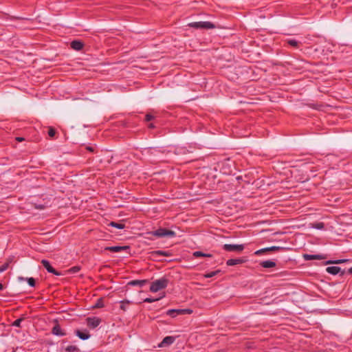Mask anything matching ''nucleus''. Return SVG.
Returning a JSON list of instances; mask_svg holds the SVG:
<instances>
[{"label": "nucleus", "mask_w": 352, "mask_h": 352, "mask_svg": "<svg viewBox=\"0 0 352 352\" xmlns=\"http://www.w3.org/2000/svg\"><path fill=\"white\" fill-rule=\"evenodd\" d=\"M120 303H121L120 309H123L124 311L126 310V306H125L124 302L123 301H121Z\"/></svg>", "instance_id": "35"}, {"label": "nucleus", "mask_w": 352, "mask_h": 352, "mask_svg": "<svg viewBox=\"0 0 352 352\" xmlns=\"http://www.w3.org/2000/svg\"><path fill=\"white\" fill-rule=\"evenodd\" d=\"M348 272L352 274V267L349 269Z\"/></svg>", "instance_id": "39"}, {"label": "nucleus", "mask_w": 352, "mask_h": 352, "mask_svg": "<svg viewBox=\"0 0 352 352\" xmlns=\"http://www.w3.org/2000/svg\"><path fill=\"white\" fill-rule=\"evenodd\" d=\"M100 322L101 320L96 317L87 318V325L92 329L97 327L100 324Z\"/></svg>", "instance_id": "8"}, {"label": "nucleus", "mask_w": 352, "mask_h": 352, "mask_svg": "<svg viewBox=\"0 0 352 352\" xmlns=\"http://www.w3.org/2000/svg\"><path fill=\"white\" fill-rule=\"evenodd\" d=\"M190 28H193L195 29H213L215 28L214 25L210 21H198V22H192L188 23V25Z\"/></svg>", "instance_id": "2"}, {"label": "nucleus", "mask_w": 352, "mask_h": 352, "mask_svg": "<svg viewBox=\"0 0 352 352\" xmlns=\"http://www.w3.org/2000/svg\"><path fill=\"white\" fill-rule=\"evenodd\" d=\"M70 46L73 50L80 51L82 49L84 45L81 41L75 40L71 42Z\"/></svg>", "instance_id": "13"}, {"label": "nucleus", "mask_w": 352, "mask_h": 352, "mask_svg": "<svg viewBox=\"0 0 352 352\" xmlns=\"http://www.w3.org/2000/svg\"><path fill=\"white\" fill-rule=\"evenodd\" d=\"M192 312V311L191 309H179L178 311V313L179 314H191Z\"/></svg>", "instance_id": "27"}, {"label": "nucleus", "mask_w": 352, "mask_h": 352, "mask_svg": "<svg viewBox=\"0 0 352 352\" xmlns=\"http://www.w3.org/2000/svg\"><path fill=\"white\" fill-rule=\"evenodd\" d=\"M109 226L118 228V229H123L124 228V225L123 223H118L114 221H111L109 223Z\"/></svg>", "instance_id": "22"}, {"label": "nucleus", "mask_w": 352, "mask_h": 352, "mask_svg": "<svg viewBox=\"0 0 352 352\" xmlns=\"http://www.w3.org/2000/svg\"><path fill=\"white\" fill-rule=\"evenodd\" d=\"M346 259H340V260H335V261H327L326 262V264H331V263H336V264H338V263H344L346 262Z\"/></svg>", "instance_id": "26"}, {"label": "nucleus", "mask_w": 352, "mask_h": 352, "mask_svg": "<svg viewBox=\"0 0 352 352\" xmlns=\"http://www.w3.org/2000/svg\"><path fill=\"white\" fill-rule=\"evenodd\" d=\"M285 249V248H282V247H279V246H271V247H267V248H262V249L258 250H256L254 252V254L257 255V256H259V255H261L262 254H263L265 252L278 251V250H283Z\"/></svg>", "instance_id": "6"}, {"label": "nucleus", "mask_w": 352, "mask_h": 352, "mask_svg": "<svg viewBox=\"0 0 352 352\" xmlns=\"http://www.w3.org/2000/svg\"><path fill=\"white\" fill-rule=\"evenodd\" d=\"M287 43H288L292 47H294L295 48L299 47V42L294 38H288L286 40Z\"/></svg>", "instance_id": "19"}, {"label": "nucleus", "mask_w": 352, "mask_h": 352, "mask_svg": "<svg viewBox=\"0 0 352 352\" xmlns=\"http://www.w3.org/2000/svg\"><path fill=\"white\" fill-rule=\"evenodd\" d=\"M175 340L173 336H166L162 341L158 344L159 347H164L172 344Z\"/></svg>", "instance_id": "9"}, {"label": "nucleus", "mask_w": 352, "mask_h": 352, "mask_svg": "<svg viewBox=\"0 0 352 352\" xmlns=\"http://www.w3.org/2000/svg\"><path fill=\"white\" fill-rule=\"evenodd\" d=\"M65 351L67 352H78L79 349L76 346L70 345L65 348Z\"/></svg>", "instance_id": "23"}, {"label": "nucleus", "mask_w": 352, "mask_h": 352, "mask_svg": "<svg viewBox=\"0 0 352 352\" xmlns=\"http://www.w3.org/2000/svg\"><path fill=\"white\" fill-rule=\"evenodd\" d=\"M150 127H154L153 124H150Z\"/></svg>", "instance_id": "41"}, {"label": "nucleus", "mask_w": 352, "mask_h": 352, "mask_svg": "<svg viewBox=\"0 0 352 352\" xmlns=\"http://www.w3.org/2000/svg\"><path fill=\"white\" fill-rule=\"evenodd\" d=\"M150 254L151 257L153 260H160V256H170L171 255L170 252L163 250H155L151 252Z\"/></svg>", "instance_id": "5"}, {"label": "nucleus", "mask_w": 352, "mask_h": 352, "mask_svg": "<svg viewBox=\"0 0 352 352\" xmlns=\"http://www.w3.org/2000/svg\"><path fill=\"white\" fill-rule=\"evenodd\" d=\"M3 288H4L3 285L0 283V290L3 289Z\"/></svg>", "instance_id": "38"}, {"label": "nucleus", "mask_w": 352, "mask_h": 352, "mask_svg": "<svg viewBox=\"0 0 352 352\" xmlns=\"http://www.w3.org/2000/svg\"><path fill=\"white\" fill-rule=\"evenodd\" d=\"M344 272H342L341 275H344Z\"/></svg>", "instance_id": "42"}, {"label": "nucleus", "mask_w": 352, "mask_h": 352, "mask_svg": "<svg viewBox=\"0 0 352 352\" xmlns=\"http://www.w3.org/2000/svg\"><path fill=\"white\" fill-rule=\"evenodd\" d=\"M23 320V318H19L17 320H16L15 321H14V322L12 323V326H14V327H20L21 326V322Z\"/></svg>", "instance_id": "29"}, {"label": "nucleus", "mask_w": 352, "mask_h": 352, "mask_svg": "<svg viewBox=\"0 0 352 352\" xmlns=\"http://www.w3.org/2000/svg\"><path fill=\"white\" fill-rule=\"evenodd\" d=\"M25 139L22 137H16V140L18 142H23Z\"/></svg>", "instance_id": "36"}, {"label": "nucleus", "mask_w": 352, "mask_h": 352, "mask_svg": "<svg viewBox=\"0 0 352 352\" xmlns=\"http://www.w3.org/2000/svg\"><path fill=\"white\" fill-rule=\"evenodd\" d=\"M52 333L58 336H64L66 335L65 332L63 331L59 324H56L52 329Z\"/></svg>", "instance_id": "12"}, {"label": "nucleus", "mask_w": 352, "mask_h": 352, "mask_svg": "<svg viewBox=\"0 0 352 352\" xmlns=\"http://www.w3.org/2000/svg\"><path fill=\"white\" fill-rule=\"evenodd\" d=\"M41 263L43 265V267L46 269V270L49 273L54 274L56 276L60 275V273L57 272L50 263V262L45 259H43L41 261Z\"/></svg>", "instance_id": "7"}, {"label": "nucleus", "mask_w": 352, "mask_h": 352, "mask_svg": "<svg viewBox=\"0 0 352 352\" xmlns=\"http://www.w3.org/2000/svg\"><path fill=\"white\" fill-rule=\"evenodd\" d=\"M315 228L317 229H321L323 228V223H317Z\"/></svg>", "instance_id": "34"}, {"label": "nucleus", "mask_w": 352, "mask_h": 352, "mask_svg": "<svg viewBox=\"0 0 352 352\" xmlns=\"http://www.w3.org/2000/svg\"><path fill=\"white\" fill-rule=\"evenodd\" d=\"M104 307V303L102 298H100L97 300L96 304L93 306L94 308H102Z\"/></svg>", "instance_id": "21"}, {"label": "nucleus", "mask_w": 352, "mask_h": 352, "mask_svg": "<svg viewBox=\"0 0 352 352\" xmlns=\"http://www.w3.org/2000/svg\"><path fill=\"white\" fill-rule=\"evenodd\" d=\"M87 149L90 151H93V148L91 147L88 146Z\"/></svg>", "instance_id": "40"}, {"label": "nucleus", "mask_w": 352, "mask_h": 352, "mask_svg": "<svg viewBox=\"0 0 352 352\" xmlns=\"http://www.w3.org/2000/svg\"><path fill=\"white\" fill-rule=\"evenodd\" d=\"M79 270H80V268H79L78 267H72V272H78Z\"/></svg>", "instance_id": "37"}, {"label": "nucleus", "mask_w": 352, "mask_h": 352, "mask_svg": "<svg viewBox=\"0 0 352 352\" xmlns=\"http://www.w3.org/2000/svg\"><path fill=\"white\" fill-rule=\"evenodd\" d=\"M244 245H236V244H224L223 249L227 252H242L244 250Z\"/></svg>", "instance_id": "4"}, {"label": "nucleus", "mask_w": 352, "mask_h": 352, "mask_svg": "<svg viewBox=\"0 0 352 352\" xmlns=\"http://www.w3.org/2000/svg\"><path fill=\"white\" fill-rule=\"evenodd\" d=\"M178 311L179 309H169L167 311L166 314L172 317H175L177 314H179Z\"/></svg>", "instance_id": "25"}, {"label": "nucleus", "mask_w": 352, "mask_h": 352, "mask_svg": "<svg viewBox=\"0 0 352 352\" xmlns=\"http://www.w3.org/2000/svg\"><path fill=\"white\" fill-rule=\"evenodd\" d=\"M215 352H223V351H215Z\"/></svg>", "instance_id": "43"}, {"label": "nucleus", "mask_w": 352, "mask_h": 352, "mask_svg": "<svg viewBox=\"0 0 352 352\" xmlns=\"http://www.w3.org/2000/svg\"><path fill=\"white\" fill-rule=\"evenodd\" d=\"M146 282V280H134L131 281L129 284L133 286L143 287Z\"/></svg>", "instance_id": "18"}, {"label": "nucleus", "mask_w": 352, "mask_h": 352, "mask_svg": "<svg viewBox=\"0 0 352 352\" xmlns=\"http://www.w3.org/2000/svg\"><path fill=\"white\" fill-rule=\"evenodd\" d=\"M193 256L196 258L201 257V256H203V257H211L212 256V255L210 254L203 253L202 252H200V251H196V252H193Z\"/></svg>", "instance_id": "20"}, {"label": "nucleus", "mask_w": 352, "mask_h": 352, "mask_svg": "<svg viewBox=\"0 0 352 352\" xmlns=\"http://www.w3.org/2000/svg\"><path fill=\"white\" fill-rule=\"evenodd\" d=\"M27 281H28V283L30 286L31 287H34L35 286V280L34 278L32 277H30V278H27Z\"/></svg>", "instance_id": "28"}, {"label": "nucleus", "mask_w": 352, "mask_h": 352, "mask_svg": "<svg viewBox=\"0 0 352 352\" xmlns=\"http://www.w3.org/2000/svg\"><path fill=\"white\" fill-rule=\"evenodd\" d=\"M220 272V270H216V271H213V272H210L209 273H207L204 275V277L206 278H212L214 276H216L217 274H218Z\"/></svg>", "instance_id": "24"}, {"label": "nucleus", "mask_w": 352, "mask_h": 352, "mask_svg": "<svg viewBox=\"0 0 352 352\" xmlns=\"http://www.w3.org/2000/svg\"><path fill=\"white\" fill-rule=\"evenodd\" d=\"M129 249V246H109L105 248L106 250H109L112 252H120L122 250H126Z\"/></svg>", "instance_id": "11"}, {"label": "nucleus", "mask_w": 352, "mask_h": 352, "mask_svg": "<svg viewBox=\"0 0 352 352\" xmlns=\"http://www.w3.org/2000/svg\"><path fill=\"white\" fill-rule=\"evenodd\" d=\"M8 265H9L8 263H6L3 264L1 266H0V273H2L4 271H6L8 269Z\"/></svg>", "instance_id": "31"}, {"label": "nucleus", "mask_w": 352, "mask_h": 352, "mask_svg": "<svg viewBox=\"0 0 352 352\" xmlns=\"http://www.w3.org/2000/svg\"><path fill=\"white\" fill-rule=\"evenodd\" d=\"M151 234L156 237H173L175 236V232L172 230H166V228H160L151 232Z\"/></svg>", "instance_id": "3"}, {"label": "nucleus", "mask_w": 352, "mask_h": 352, "mask_svg": "<svg viewBox=\"0 0 352 352\" xmlns=\"http://www.w3.org/2000/svg\"><path fill=\"white\" fill-rule=\"evenodd\" d=\"M160 298H146L144 301L146 302H153L158 300Z\"/></svg>", "instance_id": "32"}, {"label": "nucleus", "mask_w": 352, "mask_h": 352, "mask_svg": "<svg viewBox=\"0 0 352 352\" xmlns=\"http://www.w3.org/2000/svg\"><path fill=\"white\" fill-rule=\"evenodd\" d=\"M168 280L162 277L160 279L155 280L151 283L150 286V291L152 292H157L168 286Z\"/></svg>", "instance_id": "1"}, {"label": "nucleus", "mask_w": 352, "mask_h": 352, "mask_svg": "<svg viewBox=\"0 0 352 352\" xmlns=\"http://www.w3.org/2000/svg\"><path fill=\"white\" fill-rule=\"evenodd\" d=\"M56 134V131L54 128L50 127L48 130V135L51 138H53Z\"/></svg>", "instance_id": "30"}, {"label": "nucleus", "mask_w": 352, "mask_h": 352, "mask_svg": "<svg viewBox=\"0 0 352 352\" xmlns=\"http://www.w3.org/2000/svg\"><path fill=\"white\" fill-rule=\"evenodd\" d=\"M76 335L81 340H85L90 337V334L87 332H82L79 330L76 331Z\"/></svg>", "instance_id": "16"}, {"label": "nucleus", "mask_w": 352, "mask_h": 352, "mask_svg": "<svg viewBox=\"0 0 352 352\" xmlns=\"http://www.w3.org/2000/svg\"><path fill=\"white\" fill-rule=\"evenodd\" d=\"M260 265L263 268H272L276 266V263L270 260H267L262 261Z\"/></svg>", "instance_id": "15"}, {"label": "nucleus", "mask_w": 352, "mask_h": 352, "mask_svg": "<svg viewBox=\"0 0 352 352\" xmlns=\"http://www.w3.org/2000/svg\"><path fill=\"white\" fill-rule=\"evenodd\" d=\"M326 271L331 274L336 275L341 272V268L338 266H331L326 269Z\"/></svg>", "instance_id": "14"}, {"label": "nucleus", "mask_w": 352, "mask_h": 352, "mask_svg": "<svg viewBox=\"0 0 352 352\" xmlns=\"http://www.w3.org/2000/svg\"><path fill=\"white\" fill-rule=\"evenodd\" d=\"M303 257L307 261L323 258V256L320 254H304Z\"/></svg>", "instance_id": "17"}, {"label": "nucleus", "mask_w": 352, "mask_h": 352, "mask_svg": "<svg viewBox=\"0 0 352 352\" xmlns=\"http://www.w3.org/2000/svg\"><path fill=\"white\" fill-rule=\"evenodd\" d=\"M245 261H246V259H245L244 258H230L226 261V265L228 266H233V265L244 263Z\"/></svg>", "instance_id": "10"}, {"label": "nucleus", "mask_w": 352, "mask_h": 352, "mask_svg": "<svg viewBox=\"0 0 352 352\" xmlns=\"http://www.w3.org/2000/svg\"><path fill=\"white\" fill-rule=\"evenodd\" d=\"M153 118H154V117H153L152 115H151V114L148 113V114H146V116H145V120H146V122H149V121H151V120H153Z\"/></svg>", "instance_id": "33"}]
</instances>
